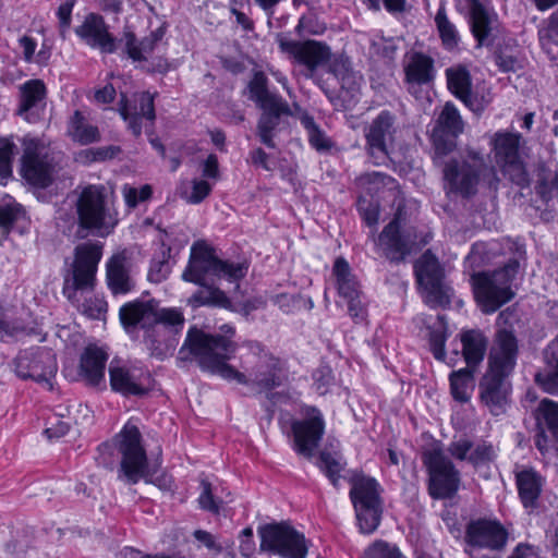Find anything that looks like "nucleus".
I'll list each match as a JSON object with an SVG mask.
<instances>
[{
	"instance_id": "nucleus-1",
	"label": "nucleus",
	"mask_w": 558,
	"mask_h": 558,
	"mask_svg": "<svg viewBox=\"0 0 558 558\" xmlns=\"http://www.w3.org/2000/svg\"><path fill=\"white\" fill-rule=\"evenodd\" d=\"M236 344L222 336H210L203 330L192 327L179 350V360L195 361L205 372L242 385H257L270 389L279 385V362L272 355L263 353L257 357L253 367L250 361L242 363L244 372L228 364L234 355Z\"/></svg>"
},
{
	"instance_id": "nucleus-2",
	"label": "nucleus",
	"mask_w": 558,
	"mask_h": 558,
	"mask_svg": "<svg viewBox=\"0 0 558 558\" xmlns=\"http://www.w3.org/2000/svg\"><path fill=\"white\" fill-rule=\"evenodd\" d=\"M101 256V246H76L74 258L63 276V295L82 314L92 319H101L105 316L106 301L98 296H90L81 304L77 293L94 290L97 266Z\"/></svg>"
},
{
	"instance_id": "nucleus-3",
	"label": "nucleus",
	"mask_w": 558,
	"mask_h": 558,
	"mask_svg": "<svg viewBox=\"0 0 558 558\" xmlns=\"http://www.w3.org/2000/svg\"><path fill=\"white\" fill-rule=\"evenodd\" d=\"M247 259H222L214 246H191L189 264L182 279L201 287H207L208 279L225 280L239 289V282L248 272Z\"/></svg>"
},
{
	"instance_id": "nucleus-4",
	"label": "nucleus",
	"mask_w": 558,
	"mask_h": 558,
	"mask_svg": "<svg viewBox=\"0 0 558 558\" xmlns=\"http://www.w3.org/2000/svg\"><path fill=\"white\" fill-rule=\"evenodd\" d=\"M517 364L513 340L501 335L497 348H492L488 356V368L480 381L481 399L494 414H499L507 401V377Z\"/></svg>"
},
{
	"instance_id": "nucleus-5",
	"label": "nucleus",
	"mask_w": 558,
	"mask_h": 558,
	"mask_svg": "<svg viewBox=\"0 0 558 558\" xmlns=\"http://www.w3.org/2000/svg\"><path fill=\"white\" fill-rule=\"evenodd\" d=\"M250 99L262 110L256 125V134L262 144L275 149V136L279 130L281 116H295L298 111L279 95L268 89V78L264 72H255L248 85Z\"/></svg>"
},
{
	"instance_id": "nucleus-6",
	"label": "nucleus",
	"mask_w": 558,
	"mask_h": 558,
	"mask_svg": "<svg viewBox=\"0 0 558 558\" xmlns=\"http://www.w3.org/2000/svg\"><path fill=\"white\" fill-rule=\"evenodd\" d=\"M444 178L452 191L465 197L474 195L481 183L495 191L499 184L495 167L487 165L483 154L473 148H466L460 160H449L444 168Z\"/></svg>"
},
{
	"instance_id": "nucleus-7",
	"label": "nucleus",
	"mask_w": 558,
	"mask_h": 558,
	"mask_svg": "<svg viewBox=\"0 0 558 558\" xmlns=\"http://www.w3.org/2000/svg\"><path fill=\"white\" fill-rule=\"evenodd\" d=\"M141 433L133 424H126L118 436V449L121 454L120 476L129 484H136L141 478L151 483L162 490H169L172 480L167 474L155 475L147 468V457L141 444Z\"/></svg>"
},
{
	"instance_id": "nucleus-8",
	"label": "nucleus",
	"mask_w": 558,
	"mask_h": 558,
	"mask_svg": "<svg viewBox=\"0 0 558 558\" xmlns=\"http://www.w3.org/2000/svg\"><path fill=\"white\" fill-rule=\"evenodd\" d=\"M520 269L519 258H511L502 268L493 272H474L471 276L474 294L484 313L496 312L514 298L512 282Z\"/></svg>"
},
{
	"instance_id": "nucleus-9",
	"label": "nucleus",
	"mask_w": 558,
	"mask_h": 558,
	"mask_svg": "<svg viewBox=\"0 0 558 558\" xmlns=\"http://www.w3.org/2000/svg\"><path fill=\"white\" fill-rule=\"evenodd\" d=\"M76 210L80 226L101 238L110 234L118 223V213L102 185L85 187L77 198Z\"/></svg>"
},
{
	"instance_id": "nucleus-10",
	"label": "nucleus",
	"mask_w": 558,
	"mask_h": 558,
	"mask_svg": "<svg viewBox=\"0 0 558 558\" xmlns=\"http://www.w3.org/2000/svg\"><path fill=\"white\" fill-rule=\"evenodd\" d=\"M414 274L423 301L432 308L451 303L453 289L446 280L442 264L432 250L425 251L414 263Z\"/></svg>"
},
{
	"instance_id": "nucleus-11",
	"label": "nucleus",
	"mask_w": 558,
	"mask_h": 558,
	"mask_svg": "<svg viewBox=\"0 0 558 558\" xmlns=\"http://www.w3.org/2000/svg\"><path fill=\"white\" fill-rule=\"evenodd\" d=\"M350 498L353 504L360 531L364 534L373 533L381 520L383 507L379 497V485L364 475L351 478Z\"/></svg>"
},
{
	"instance_id": "nucleus-12",
	"label": "nucleus",
	"mask_w": 558,
	"mask_h": 558,
	"mask_svg": "<svg viewBox=\"0 0 558 558\" xmlns=\"http://www.w3.org/2000/svg\"><path fill=\"white\" fill-rule=\"evenodd\" d=\"M22 175L32 185L48 186L56 173L57 161L49 145L41 138L26 135L23 141Z\"/></svg>"
},
{
	"instance_id": "nucleus-13",
	"label": "nucleus",
	"mask_w": 558,
	"mask_h": 558,
	"mask_svg": "<svg viewBox=\"0 0 558 558\" xmlns=\"http://www.w3.org/2000/svg\"><path fill=\"white\" fill-rule=\"evenodd\" d=\"M259 550L281 558H306L304 535L287 523L265 524L258 529Z\"/></svg>"
},
{
	"instance_id": "nucleus-14",
	"label": "nucleus",
	"mask_w": 558,
	"mask_h": 558,
	"mask_svg": "<svg viewBox=\"0 0 558 558\" xmlns=\"http://www.w3.org/2000/svg\"><path fill=\"white\" fill-rule=\"evenodd\" d=\"M120 320L125 328L141 326L148 330L158 323L170 325L184 324L181 311L177 308H161L155 300L133 301L120 308Z\"/></svg>"
},
{
	"instance_id": "nucleus-15",
	"label": "nucleus",
	"mask_w": 558,
	"mask_h": 558,
	"mask_svg": "<svg viewBox=\"0 0 558 558\" xmlns=\"http://www.w3.org/2000/svg\"><path fill=\"white\" fill-rule=\"evenodd\" d=\"M423 462L429 474V495L435 499L452 497L460 485V473L441 449L432 448L424 452Z\"/></svg>"
},
{
	"instance_id": "nucleus-16",
	"label": "nucleus",
	"mask_w": 558,
	"mask_h": 558,
	"mask_svg": "<svg viewBox=\"0 0 558 558\" xmlns=\"http://www.w3.org/2000/svg\"><path fill=\"white\" fill-rule=\"evenodd\" d=\"M519 134L509 132H497L492 137V150L496 163L500 167L504 174L519 186L529 184V174L520 155Z\"/></svg>"
},
{
	"instance_id": "nucleus-17",
	"label": "nucleus",
	"mask_w": 558,
	"mask_h": 558,
	"mask_svg": "<svg viewBox=\"0 0 558 558\" xmlns=\"http://www.w3.org/2000/svg\"><path fill=\"white\" fill-rule=\"evenodd\" d=\"M14 364L19 377L43 383L49 389H52L51 379L56 376L58 365L51 350L32 348L21 351Z\"/></svg>"
},
{
	"instance_id": "nucleus-18",
	"label": "nucleus",
	"mask_w": 558,
	"mask_h": 558,
	"mask_svg": "<svg viewBox=\"0 0 558 558\" xmlns=\"http://www.w3.org/2000/svg\"><path fill=\"white\" fill-rule=\"evenodd\" d=\"M279 48L306 70V77H313L317 69L327 65L331 58L328 45L317 40L298 41L280 37Z\"/></svg>"
},
{
	"instance_id": "nucleus-19",
	"label": "nucleus",
	"mask_w": 558,
	"mask_h": 558,
	"mask_svg": "<svg viewBox=\"0 0 558 558\" xmlns=\"http://www.w3.org/2000/svg\"><path fill=\"white\" fill-rule=\"evenodd\" d=\"M464 123L452 102H446L438 114L432 130V142L435 149V162L456 148V138L463 132Z\"/></svg>"
},
{
	"instance_id": "nucleus-20",
	"label": "nucleus",
	"mask_w": 558,
	"mask_h": 558,
	"mask_svg": "<svg viewBox=\"0 0 558 558\" xmlns=\"http://www.w3.org/2000/svg\"><path fill=\"white\" fill-rule=\"evenodd\" d=\"M304 417L292 423L295 451L311 459L318 447L324 432L325 421L320 411L314 407L303 409Z\"/></svg>"
},
{
	"instance_id": "nucleus-21",
	"label": "nucleus",
	"mask_w": 558,
	"mask_h": 558,
	"mask_svg": "<svg viewBox=\"0 0 558 558\" xmlns=\"http://www.w3.org/2000/svg\"><path fill=\"white\" fill-rule=\"evenodd\" d=\"M396 118L381 111L365 129L366 150L374 165L384 163L388 158V143L393 141Z\"/></svg>"
},
{
	"instance_id": "nucleus-22",
	"label": "nucleus",
	"mask_w": 558,
	"mask_h": 558,
	"mask_svg": "<svg viewBox=\"0 0 558 558\" xmlns=\"http://www.w3.org/2000/svg\"><path fill=\"white\" fill-rule=\"evenodd\" d=\"M508 536L507 529L499 521L487 519L472 521L465 533V539L470 546L492 550L502 549L507 544Z\"/></svg>"
},
{
	"instance_id": "nucleus-23",
	"label": "nucleus",
	"mask_w": 558,
	"mask_h": 558,
	"mask_svg": "<svg viewBox=\"0 0 558 558\" xmlns=\"http://www.w3.org/2000/svg\"><path fill=\"white\" fill-rule=\"evenodd\" d=\"M109 377L112 390L124 396L145 395L151 386L150 374L141 367L113 366L111 364Z\"/></svg>"
},
{
	"instance_id": "nucleus-24",
	"label": "nucleus",
	"mask_w": 558,
	"mask_h": 558,
	"mask_svg": "<svg viewBox=\"0 0 558 558\" xmlns=\"http://www.w3.org/2000/svg\"><path fill=\"white\" fill-rule=\"evenodd\" d=\"M183 325L158 323L148 329L144 337V344L149 355L160 361L172 356L178 347V335L181 332Z\"/></svg>"
},
{
	"instance_id": "nucleus-25",
	"label": "nucleus",
	"mask_w": 558,
	"mask_h": 558,
	"mask_svg": "<svg viewBox=\"0 0 558 558\" xmlns=\"http://www.w3.org/2000/svg\"><path fill=\"white\" fill-rule=\"evenodd\" d=\"M75 34L86 45L102 53H113L117 50V39L109 33L108 25L99 14H87L84 22L75 28Z\"/></svg>"
},
{
	"instance_id": "nucleus-26",
	"label": "nucleus",
	"mask_w": 558,
	"mask_h": 558,
	"mask_svg": "<svg viewBox=\"0 0 558 558\" xmlns=\"http://www.w3.org/2000/svg\"><path fill=\"white\" fill-rule=\"evenodd\" d=\"M107 352L94 344L87 345L80 359L78 376L89 387L106 388Z\"/></svg>"
},
{
	"instance_id": "nucleus-27",
	"label": "nucleus",
	"mask_w": 558,
	"mask_h": 558,
	"mask_svg": "<svg viewBox=\"0 0 558 558\" xmlns=\"http://www.w3.org/2000/svg\"><path fill=\"white\" fill-rule=\"evenodd\" d=\"M544 365L535 374V383L548 393H558V336L543 350Z\"/></svg>"
},
{
	"instance_id": "nucleus-28",
	"label": "nucleus",
	"mask_w": 558,
	"mask_h": 558,
	"mask_svg": "<svg viewBox=\"0 0 558 558\" xmlns=\"http://www.w3.org/2000/svg\"><path fill=\"white\" fill-rule=\"evenodd\" d=\"M136 102L138 108H130L126 104L121 100L120 114L124 121L129 123V129L135 136L142 134V119L146 118L150 122H154L156 118L154 95L148 92H143L136 96Z\"/></svg>"
},
{
	"instance_id": "nucleus-29",
	"label": "nucleus",
	"mask_w": 558,
	"mask_h": 558,
	"mask_svg": "<svg viewBox=\"0 0 558 558\" xmlns=\"http://www.w3.org/2000/svg\"><path fill=\"white\" fill-rule=\"evenodd\" d=\"M405 82L411 94L416 95L417 86L428 84L434 78V61L430 57L414 52L404 65Z\"/></svg>"
},
{
	"instance_id": "nucleus-30",
	"label": "nucleus",
	"mask_w": 558,
	"mask_h": 558,
	"mask_svg": "<svg viewBox=\"0 0 558 558\" xmlns=\"http://www.w3.org/2000/svg\"><path fill=\"white\" fill-rule=\"evenodd\" d=\"M460 3L469 12L471 32L477 40V46H483L492 34L494 16L478 0H461Z\"/></svg>"
},
{
	"instance_id": "nucleus-31",
	"label": "nucleus",
	"mask_w": 558,
	"mask_h": 558,
	"mask_svg": "<svg viewBox=\"0 0 558 558\" xmlns=\"http://www.w3.org/2000/svg\"><path fill=\"white\" fill-rule=\"evenodd\" d=\"M446 76L448 88L457 98L473 111L483 110V106L477 104L476 98L472 95L471 76L465 68H449L446 70Z\"/></svg>"
},
{
	"instance_id": "nucleus-32",
	"label": "nucleus",
	"mask_w": 558,
	"mask_h": 558,
	"mask_svg": "<svg viewBox=\"0 0 558 558\" xmlns=\"http://www.w3.org/2000/svg\"><path fill=\"white\" fill-rule=\"evenodd\" d=\"M107 281L113 294H124L132 290L134 283L129 275L124 252L113 255L108 262Z\"/></svg>"
},
{
	"instance_id": "nucleus-33",
	"label": "nucleus",
	"mask_w": 558,
	"mask_h": 558,
	"mask_svg": "<svg viewBox=\"0 0 558 558\" xmlns=\"http://www.w3.org/2000/svg\"><path fill=\"white\" fill-rule=\"evenodd\" d=\"M460 341L462 343V354L468 365L466 367L475 369L484 359L487 339L482 331L471 329L461 332Z\"/></svg>"
},
{
	"instance_id": "nucleus-34",
	"label": "nucleus",
	"mask_w": 558,
	"mask_h": 558,
	"mask_svg": "<svg viewBox=\"0 0 558 558\" xmlns=\"http://www.w3.org/2000/svg\"><path fill=\"white\" fill-rule=\"evenodd\" d=\"M336 287L339 295L344 300L361 295L360 283L352 274L349 263L338 257L332 267Z\"/></svg>"
},
{
	"instance_id": "nucleus-35",
	"label": "nucleus",
	"mask_w": 558,
	"mask_h": 558,
	"mask_svg": "<svg viewBox=\"0 0 558 558\" xmlns=\"http://www.w3.org/2000/svg\"><path fill=\"white\" fill-rule=\"evenodd\" d=\"M327 65L328 72L339 81L342 88L354 89L359 85L361 75L352 69L350 59L347 56L331 53Z\"/></svg>"
},
{
	"instance_id": "nucleus-36",
	"label": "nucleus",
	"mask_w": 558,
	"mask_h": 558,
	"mask_svg": "<svg viewBox=\"0 0 558 558\" xmlns=\"http://www.w3.org/2000/svg\"><path fill=\"white\" fill-rule=\"evenodd\" d=\"M517 486L524 507L533 506L542 490V477L532 469L517 473Z\"/></svg>"
},
{
	"instance_id": "nucleus-37",
	"label": "nucleus",
	"mask_w": 558,
	"mask_h": 558,
	"mask_svg": "<svg viewBox=\"0 0 558 558\" xmlns=\"http://www.w3.org/2000/svg\"><path fill=\"white\" fill-rule=\"evenodd\" d=\"M123 39L128 56L134 61H142L146 60L147 54L154 51L156 44L161 39V34L154 32L137 44L134 33L125 31Z\"/></svg>"
},
{
	"instance_id": "nucleus-38",
	"label": "nucleus",
	"mask_w": 558,
	"mask_h": 558,
	"mask_svg": "<svg viewBox=\"0 0 558 558\" xmlns=\"http://www.w3.org/2000/svg\"><path fill=\"white\" fill-rule=\"evenodd\" d=\"M293 108L298 111V119L307 131L308 141L316 150H327L332 146L331 141L326 136L325 132L315 123L314 118L304 111L296 104Z\"/></svg>"
},
{
	"instance_id": "nucleus-39",
	"label": "nucleus",
	"mask_w": 558,
	"mask_h": 558,
	"mask_svg": "<svg viewBox=\"0 0 558 558\" xmlns=\"http://www.w3.org/2000/svg\"><path fill=\"white\" fill-rule=\"evenodd\" d=\"M474 372L471 367L461 368L450 375L452 397L459 402H468L474 385Z\"/></svg>"
},
{
	"instance_id": "nucleus-40",
	"label": "nucleus",
	"mask_w": 558,
	"mask_h": 558,
	"mask_svg": "<svg viewBox=\"0 0 558 558\" xmlns=\"http://www.w3.org/2000/svg\"><path fill=\"white\" fill-rule=\"evenodd\" d=\"M46 97V86L40 80H29L21 86V104L19 113L26 114L39 106Z\"/></svg>"
},
{
	"instance_id": "nucleus-41",
	"label": "nucleus",
	"mask_w": 558,
	"mask_h": 558,
	"mask_svg": "<svg viewBox=\"0 0 558 558\" xmlns=\"http://www.w3.org/2000/svg\"><path fill=\"white\" fill-rule=\"evenodd\" d=\"M69 134L73 141L87 145L99 140L97 126L88 124L80 111H75L69 125Z\"/></svg>"
},
{
	"instance_id": "nucleus-42",
	"label": "nucleus",
	"mask_w": 558,
	"mask_h": 558,
	"mask_svg": "<svg viewBox=\"0 0 558 558\" xmlns=\"http://www.w3.org/2000/svg\"><path fill=\"white\" fill-rule=\"evenodd\" d=\"M535 420L538 428H547L558 440V402L543 399L536 410Z\"/></svg>"
},
{
	"instance_id": "nucleus-43",
	"label": "nucleus",
	"mask_w": 558,
	"mask_h": 558,
	"mask_svg": "<svg viewBox=\"0 0 558 558\" xmlns=\"http://www.w3.org/2000/svg\"><path fill=\"white\" fill-rule=\"evenodd\" d=\"M435 23L442 45L452 50L458 47L460 37L456 26L447 17L446 9L441 5L435 16Z\"/></svg>"
},
{
	"instance_id": "nucleus-44",
	"label": "nucleus",
	"mask_w": 558,
	"mask_h": 558,
	"mask_svg": "<svg viewBox=\"0 0 558 558\" xmlns=\"http://www.w3.org/2000/svg\"><path fill=\"white\" fill-rule=\"evenodd\" d=\"M355 184L359 189L367 194H376L383 187H395L396 181L393 178L378 171L363 173L355 179Z\"/></svg>"
},
{
	"instance_id": "nucleus-45",
	"label": "nucleus",
	"mask_w": 558,
	"mask_h": 558,
	"mask_svg": "<svg viewBox=\"0 0 558 558\" xmlns=\"http://www.w3.org/2000/svg\"><path fill=\"white\" fill-rule=\"evenodd\" d=\"M535 191L544 202L558 195V170L542 168L537 174Z\"/></svg>"
},
{
	"instance_id": "nucleus-46",
	"label": "nucleus",
	"mask_w": 558,
	"mask_h": 558,
	"mask_svg": "<svg viewBox=\"0 0 558 558\" xmlns=\"http://www.w3.org/2000/svg\"><path fill=\"white\" fill-rule=\"evenodd\" d=\"M517 322H518V315L513 308H506L505 311H502L498 315V318H497V325H498L499 329L496 333L495 343L493 345V348L498 347L499 339H500L501 335L509 336L513 340V343H514V357H518V342H517V338L513 333V325Z\"/></svg>"
},
{
	"instance_id": "nucleus-47",
	"label": "nucleus",
	"mask_w": 558,
	"mask_h": 558,
	"mask_svg": "<svg viewBox=\"0 0 558 558\" xmlns=\"http://www.w3.org/2000/svg\"><path fill=\"white\" fill-rule=\"evenodd\" d=\"M170 246H162L158 255H156L150 264L148 278L150 281L160 282L170 274Z\"/></svg>"
},
{
	"instance_id": "nucleus-48",
	"label": "nucleus",
	"mask_w": 558,
	"mask_h": 558,
	"mask_svg": "<svg viewBox=\"0 0 558 558\" xmlns=\"http://www.w3.org/2000/svg\"><path fill=\"white\" fill-rule=\"evenodd\" d=\"M403 207V201L400 199L393 219L385 227L380 234L383 243L387 244L386 242L389 241L390 244H401L400 227L405 221L407 216Z\"/></svg>"
},
{
	"instance_id": "nucleus-49",
	"label": "nucleus",
	"mask_w": 558,
	"mask_h": 558,
	"mask_svg": "<svg viewBox=\"0 0 558 558\" xmlns=\"http://www.w3.org/2000/svg\"><path fill=\"white\" fill-rule=\"evenodd\" d=\"M192 300L197 305H216L220 307H228L230 305V300L227 294L222 290L214 287L196 292L192 296Z\"/></svg>"
},
{
	"instance_id": "nucleus-50",
	"label": "nucleus",
	"mask_w": 558,
	"mask_h": 558,
	"mask_svg": "<svg viewBox=\"0 0 558 558\" xmlns=\"http://www.w3.org/2000/svg\"><path fill=\"white\" fill-rule=\"evenodd\" d=\"M202 492L198 497V505L203 510L218 514L222 508L223 500L214 494L211 484L207 480L201 482Z\"/></svg>"
},
{
	"instance_id": "nucleus-51",
	"label": "nucleus",
	"mask_w": 558,
	"mask_h": 558,
	"mask_svg": "<svg viewBox=\"0 0 558 558\" xmlns=\"http://www.w3.org/2000/svg\"><path fill=\"white\" fill-rule=\"evenodd\" d=\"M318 468L327 475L333 486L338 485L340 472L343 464L335 454L329 452H322L319 454Z\"/></svg>"
},
{
	"instance_id": "nucleus-52",
	"label": "nucleus",
	"mask_w": 558,
	"mask_h": 558,
	"mask_svg": "<svg viewBox=\"0 0 558 558\" xmlns=\"http://www.w3.org/2000/svg\"><path fill=\"white\" fill-rule=\"evenodd\" d=\"M363 558H404L399 548L385 541H375L364 551Z\"/></svg>"
},
{
	"instance_id": "nucleus-53",
	"label": "nucleus",
	"mask_w": 558,
	"mask_h": 558,
	"mask_svg": "<svg viewBox=\"0 0 558 558\" xmlns=\"http://www.w3.org/2000/svg\"><path fill=\"white\" fill-rule=\"evenodd\" d=\"M538 37L545 49H549L553 45L558 46V11L553 13L547 24L539 29Z\"/></svg>"
},
{
	"instance_id": "nucleus-54",
	"label": "nucleus",
	"mask_w": 558,
	"mask_h": 558,
	"mask_svg": "<svg viewBox=\"0 0 558 558\" xmlns=\"http://www.w3.org/2000/svg\"><path fill=\"white\" fill-rule=\"evenodd\" d=\"M496 457L495 448L492 444L486 441H480L472 448V452L469 456V462L474 466L488 463Z\"/></svg>"
},
{
	"instance_id": "nucleus-55",
	"label": "nucleus",
	"mask_w": 558,
	"mask_h": 558,
	"mask_svg": "<svg viewBox=\"0 0 558 558\" xmlns=\"http://www.w3.org/2000/svg\"><path fill=\"white\" fill-rule=\"evenodd\" d=\"M15 144L9 138H0V177L7 178L12 174V158L15 151Z\"/></svg>"
},
{
	"instance_id": "nucleus-56",
	"label": "nucleus",
	"mask_w": 558,
	"mask_h": 558,
	"mask_svg": "<svg viewBox=\"0 0 558 558\" xmlns=\"http://www.w3.org/2000/svg\"><path fill=\"white\" fill-rule=\"evenodd\" d=\"M438 319L441 323V328L437 330H433L429 333V344L430 350L435 356V359L439 361H445V342L447 339L446 326L444 324V316H438Z\"/></svg>"
},
{
	"instance_id": "nucleus-57",
	"label": "nucleus",
	"mask_w": 558,
	"mask_h": 558,
	"mask_svg": "<svg viewBox=\"0 0 558 558\" xmlns=\"http://www.w3.org/2000/svg\"><path fill=\"white\" fill-rule=\"evenodd\" d=\"M313 377L315 389L319 395H326L330 387L335 385V376L328 365L318 367Z\"/></svg>"
},
{
	"instance_id": "nucleus-58",
	"label": "nucleus",
	"mask_w": 558,
	"mask_h": 558,
	"mask_svg": "<svg viewBox=\"0 0 558 558\" xmlns=\"http://www.w3.org/2000/svg\"><path fill=\"white\" fill-rule=\"evenodd\" d=\"M357 207L362 218L369 227L377 223L379 217V205L376 201L360 197Z\"/></svg>"
},
{
	"instance_id": "nucleus-59",
	"label": "nucleus",
	"mask_w": 558,
	"mask_h": 558,
	"mask_svg": "<svg viewBox=\"0 0 558 558\" xmlns=\"http://www.w3.org/2000/svg\"><path fill=\"white\" fill-rule=\"evenodd\" d=\"M192 191L185 196V199L190 204H199L203 202L211 192V185L206 180L194 179L191 182Z\"/></svg>"
},
{
	"instance_id": "nucleus-60",
	"label": "nucleus",
	"mask_w": 558,
	"mask_h": 558,
	"mask_svg": "<svg viewBox=\"0 0 558 558\" xmlns=\"http://www.w3.org/2000/svg\"><path fill=\"white\" fill-rule=\"evenodd\" d=\"M487 246H473L469 255L465 257V267L475 270L489 263L490 257Z\"/></svg>"
},
{
	"instance_id": "nucleus-61",
	"label": "nucleus",
	"mask_w": 558,
	"mask_h": 558,
	"mask_svg": "<svg viewBox=\"0 0 558 558\" xmlns=\"http://www.w3.org/2000/svg\"><path fill=\"white\" fill-rule=\"evenodd\" d=\"M473 444L466 438H460L457 440H453L449 447L448 451L449 453L457 460L469 461V456L472 452Z\"/></svg>"
},
{
	"instance_id": "nucleus-62",
	"label": "nucleus",
	"mask_w": 558,
	"mask_h": 558,
	"mask_svg": "<svg viewBox=\"0 0 558 558\" xmlns=\"http://www.w3.org/2000/svg\"><path fill=\"white\" fill-rule=\"evenodd\" d=\"M194 538L204 547H206L214 555H219L222 553V546L217 542L216 537L205 531V530H195L193 532Z\"/></svg>"
},
{
	"instance_id": "nucleus-63",
	"label": "nucleus",
	"mask_w": 558,
	"mask_h": 558,
	"mask_svg": "<svg viewBox=\"0 0 558 558\" xmlns=\"http://www.w3.org/2000/svg\"><path fill=\"white\" fill-rule=\"evenodd\" d=\"M202 167V175L205 179L218 180L220 177L219 173V163L216 155L210 154L201 165Z\"/></svg>"
},
{
	"instance_id": "nucleus-64",
	"label": "nucleus",
	"mask_w": 558,
	"mask_h": 558,
	"mask_svg": "<svg viewBox=\"0 0 558 558\" xmlns=\"http://www.w3.org/2000/svg\"><path fill=\"white\" fill-rule=\"evenodd\" d=\"M240 551L245 558H250L255 551V542L253 539L252 527H245L241 532Z\"/></svg>"
}]
</instances>
